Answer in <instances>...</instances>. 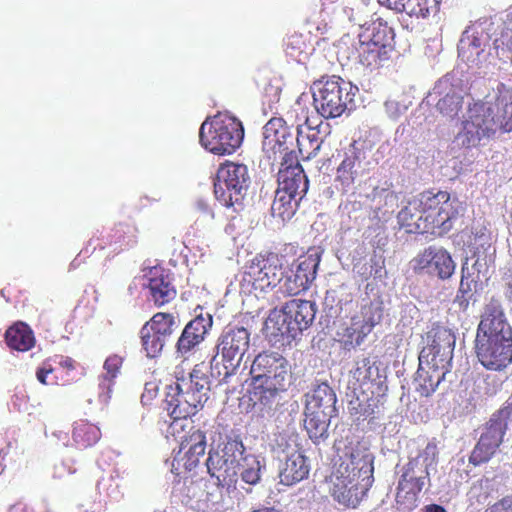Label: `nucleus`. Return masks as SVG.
Returning <instances> with one entry per match:
<instances>
[{
	"label": "nucleus",
	"mask_w": 512,
	"mask_h": 512,
	"mask_svg": "<svg viewBox=\"0 0 512 512\" xmlns=\"http://www.w3.org/2000/svg\"><path fill=\"white\" fill-rule=\"evenodd\" d=\"M279 189L303 198L309 188V180L297 157L281 161L278 172Z\"/></svg>",
	"instance_id": "obj_22"
},
{
	"label": "nucleus",
	"mask_w": 512,
	"mask_h": 512,
	"mask_svg": "<svg viewBox=\"0 0 512 512\" xmlns=\"http://www.w3.org/2000/svg\"><path fill=\"white\" fill-rule=\"evenodd\" d=\"M424 512H447L444 507L437 504L427 505L424 509Z\"/></svg>",
	"instance_id": "obj_56"
},
{
	"label": "nucleus",
	"mask_w": 512,
	"mask_h": 512,
	"mask_svg": "<svg viewBox=\"0 0 512 512\" xmlns=\"http://www.w3.org/2000/svg\"><path fill=\"white\" fill-rule=\"evenodd\" d=\"M512 132V85L500 82L493 103L470 104L456 141L465 149L478 148L494 139L497 132Z\"/></svg>",
	"instance_id": "obj_1"
},
{
	"label": "nucleus",
	"mask_w": 512,
	"mask_h": 512,
	"mask_svg": "<svg viewBox=\"0 0 512 512\" xmlns=\"http://www.w3.org/2000/svg\"><path fill=\"white\" fill-rule=\"evenodd\" d=\"M293 128L281 117L271 118L263 128L262 149L269 160L297 157L292 150L295 141Z\"/></svg>",
	"instance_id": "obj_17"
},
{
	"label": "nucleus",
	"mask_w": 512,
	"mask_h": 512,
	"mask_svg": "<svg viewBox=\"0 0 512 512\" xmlns=\"http://www.w3.org/2000/svg\"><path fill=\"white\" fill-rule=\"evenodd\" d=\"M58 358H59V360L57 361V364L59 366V368H57L58 370L61 368L63 370H66L67 372H69V371H72L75 369V361L72 358L64 357V356H60Z\"/></svg>",
	"instance_id": "obj_55"
},
{
	"label": "nucleus",
	"mask_w": 512,
	"mask_h": 512,
	"mask_svg": "<svg viewBox=\"0 0 512 512\" xmlns=\"http://www.w3.org/2000/svg\"><path fill=\"white\" fill-rule=\"evenodd\" d=\"M284 276V256L273 251L257 253L245 265L241 285L256 295L276 288Z\"/></svg>",
	"instance_id": "obj_11"
},
{
	"label": "nucleus",
	"mask_w": 512,
	"mask_h": 512,
	"mask_svg": "<svg viewBox=\"0 0 512 512\" xmlns=\"http://www.w3.org/2000/svg\"><path fill=\"white\" fill-rule=\"evenodd\" d=\"M458 201L447 191H425L398 213L399 224L409 233L444 235L458 217Z\"/></svg>",
	"instance_id": "obj_3"
},
{
	"label": "nucleus",
	"mask_w": 512,
	"mask_h": 512,
	"mask_svg": "<svg viewBox=\"0 0 512 512\" xmlns=\"http://www.w3.org/2000/svg\"><path fill=\"white\" fill-rule=\"evenodd\" d=\"M301 197L287 193L278 188L271 206L272 215L282 221L290 220L295 214Z\"/></svg>",
	"instance_id": "obj_37"
},
{
	"label": "nucleus",
	"mask_w": 512,
	"mask_h": 512,
	"mask_svg": "<svg viewBox=\"0 0 512 512\" xmlns=\"http://www.w3.org/2000/svg\"><path fill=\"white\" fill-rule=\"evenodd\" d=\"M205 453H197L196 451H182L174 457L171 471L176 475L181 474V468L185 471H192L200 462V457Z\"/></svg>",
	"instance_id": "obj_42"
},
{
	"label": "nucleus",
	"mask_w": 512,
	"mask_h": 512,
	"mask_svg": "<svg viewBox=\"0 0 512 512\" xmlns=\"http://www.w3.org/2000/svg\"><path fill=\"white\" fill-rule=\"evenodd\" d=\"M474 348L488 370L501 371L512 363V327L498 298L492 297L484 306Z\"/></svg>",
	"instance_id": "obj_2"
},
{
	"label": "nucleus",
	"mask_w": 512,
	"mask_h": 512,
	"mask_svg": "<svg viewBox=\"0 0 512 512\" xmlns=\"http://www.w3.org/2000/svg\"><path fill=\"white\" fill-rule=\"evenodd\" d=\"M123 363V358L117 354L110 355L104 362V370L106 371L105 379L112 380L118 375Z\"/></svg>",
	"instance_id": "obj_49"
},
{
	"label": "nucleus",
	"mask_w": 512,
	"mask_h": 512,
	"mask_svg": "<svg viewBox=\"0 0 512 512\" xmlns=\"http://www.w3.org/2000/svg\"><path fill=\"white\" fill-rule=\"evenodd\" d=\"M249 184L247 166L227 161L217 171L214 194L222 206L237 211L243 205Z\"/></svg>",
	"instance_id": "obj_14"
},
{
	"label": "nucleus",
	"mask_w": 512,
	"mask_h": 512,
	"mask_svg": "<svg viewBox=\"0 0 512 512\" xmlns=\"http://www.w3.org/2000/svg\"><path fill=\"white\" fill-rule=\"evenodd\" d=\"M493 50L500 61L504 63L512 61V27L504 24L495 32Z\"/></svg>",
	"instance_id": "obj_38"
},
{
	"label": "nucleus",
	"mask_w": 512,
	"mask_h": 512,
	"mask_svg": "<svg viewBox=\"0 0 512 512\" xmlns=\"http://www.w3.org/2000/svg\"><path fill=\"white\" fill-rule=\"evenodd\" d=\"M484 512H486V511H484Z\"/></svg>",
	"instance_id": "obj_59"
},
{
	"label": "nucleus",
	"mask_w": 512,
	"mask_h": 512,
	"mask_svg": "<svg viewBox=\"0 0 512 512\" xmlns=\"http://www.w3.org/2000/svg\"><path fill=\"white\" fill-rule=\"evenodd\" d=\"M295 140L303 161L310 160L317 156L323 143L319 135V130L313 127H307L305 131L297 129Z\"/></svg>",
	"instance_id": "obj_35"
},
{
	"label": "nucleus",
	"mask_w": 512,
	"mask_h": 512,
	"mask_svg": "<svg viewBox=\"0 0 512 512\" xmlns=\"http://www.w3.org/2000/svg\"><path fill=\"white\" fill-rule=\"evenodd\" d=\"M427 369L420 367L416 381V391L423 397H428L435 392L439 384L445 379L451 367L436 364L424 363Z\"/></svg>",
	"instance_id": "obj_31"
},
{
	"label": "nucleus",
	"mask_w": 512,
	"mask_h": 512,
	"mask_svg": "<svg viewBox=\"0 0 512 512\" xmlns=\"http://www.w3.org/2000/svg\"><path fill=\"white\" fill-rule=\"evenodd\" d=\"M84 512H94V511L86 510V511H84Z\"/></svg>",
	"instance_id": "obj_58"
},
{
	"label": "nucleus",
	"mask_w": 512,
	"mask_h": 512,
	"mask_svg": "<svg viewBox=\"0 0 512 512\" xmlns=\"http://www.w3.org/2000/svg\"><path fill=\"white\" fill-rule=\"evenodd\" d=\"M178 328L176 317L171 313L158 312L140 330L141 346L148 358L161 355L167 341Z\"/></svg>",
	"instance_id": "obj_15"
},
{
	"label": "nucleus",
	"mask_w": 512,
	"mask_h": 512,
	"mask_svg": "<svg viewBox=\"0 0 512 512\" xmlns=\"http://www.w3.org/2000/svg\"><path fill=\"white\" fill-rule=\"evenodd\" d=\"M316 306L313 302L292 299L280 311H272L266 321L267 326L276 330V335L295 339L314 321Z\"/></svg>",
	"instance_id": "obj_13"
},
{
	"label": "nucleus",
	"mask_w": 512,
	"mask_h": 512,
	"mask_svg": "<svg viewBox=\"0 0 512 512\" xmlns=\"http://www.w3.org/2000/svg\"><path fill=\"white\" fill-rule=\"evenodd\" d=\"M250 345V332L244 327H227L217 340V354L211 360L212 374L221 380L234 375Z\"/></svg>",
	"instance_id": "obj_12"
},
{
	"label": "nucleus",
	"mask_w": 512,
	"mask_h": 512,
	"mask_svg": "<svg viewBox=\"0 0 512 512\" xmlns=\"http://www.w3.org/2000/svg\"><path fill=\"white\" fill-rule=\"evenodd\" d=\"M441 0H409L405 11L410 16L426 18L437 10Z\"/></svg>",
	"instance_id": "obj_43"
},
{
	"label": "nucleus",
	"mask_w": 512,
	"mask_h": 512,
	"mask_svg": "<svg viewBox=\"0 0 512 512\" xmlns=\"http://www.w3.org/2000/svg\"><path fill=\"white\" fill-rule=\"evenodd\" d=\"M395 33L388 22L382 18L373 20L368 25H361V32L358 34V39L375 43L379 46H386L388 50H394Z\"/></svg>",
	"instance_id": "obj_30"
},
{
	"label": "nucleus",
	"mask_w": 512,
	"mask_h": 512,
	"mask_svg": "<svg viewBox=\"0 0 512 512\" xmlns=\"http://www.w3.org/2000/svg\"><path fill=\"white\" fill-rule=\"evenodd\" d=\"M212 326L211 316L202 315L195 317L183 329L177 343L176 350L181 355H186L198 346L205 338Z\"/></svg>",
	"instance_id": "obj_23"
},
{
	"label": "nucleus",
	"mask_w": 512,
	"mask_h": 512,
	"mask_svg": "<svg viewBox=\"0 0 512 512\" xmlns=\"http://www.w3.org/2000/svg\"><path fill=\"white\" fill-rule=\"evenodd\" d=\"M301 43L303 44L302 36L298 34H292L287 38L285 42L286 50H291V54L294 52H302Z\"/></svg>",
	"instance_id": "obj_51"
},
{
	"label": "nucleus",
	"mask_w": 512,
	"mask_h": 512,
	"mask_svg": "<svg viewBox=\"0 0 512 512\" xmlns=\"http://www.w3.org/2000/svg\"><path fill=\"white\" fill-rule=\"evenodd\" d=\"M5 341L9 348L25 352L35 345V337L31 328L24 322H16L5 332Z\"/></svg>",
	"instance_id": "obj_33"
},
{
	"label": "nucleus",
	"mask_w": 512,
	"mask_h": 512,
	"mask_svg": "<svg viewBox=\"0 0 512 512\" xmlns=\"http://www.w3.org/2000/svg\"><path fill=\"white\" fill-rule=\"evenodd\" d=\"M244 129L241 122L228 114L218 113L207 118L199 130L200 144L208 151L225 155L232 154L243 140Z\"/></svg>",
	"instance_id": "obj_10"
},
{
	"label": "nucleus",
	"mask_w": 512,
	"mask_h": 512,
	"mask_svg": "<svg viewBox=\"0 0 512 512\" xmlns=\"http://www.w3.org/2000/svg\"><path fill=\"white\" fill-rule=\"evenodd\" d=\"M462 97L456 94H446L437 102V109L444 116L453 118L462 108Z\"/></svg>",
	"instance_id": "obj_44"
},
{
	"label": "nucleus",
	"mask_w": 512,
	"mask_h": 512,
	"mask_svg": "<svg viewBox=\"0 0 512 512\" xmlns=\"http://www.w3.org/2000/svg\"><path fill=\"white\" fill-rule=\"evenodd\" d=\"M319 263L320 256L316 253L301 256L295 272L285 280V292L295 296L306 291L316 278Z\"/></svg>",
	"instance_id": "obj_21"
},
{
	"label": "nucleus",
	"mask_w": 512,
	"mask_h": 512,
	"mask_svg": "<svg viewBox=\"0 0 512 512\" xmlns=\"http://www.w3.org/2000/svg\"><path fill=\"white\" fill-rule=\"evenodd\" d=\"M333 417L315 414L305 410L304 428L314 442L327 436V430Z\"/></svg>",
	"instance_id": "obj_39"
},
{
	"label": "nucleus",
	"mask_w": 512,
	"mask_h": 512,
	"mask_svg": "<svg viewBox=\"0 0 512 512\" xmlns=\"http://www.w3.org/2000/svg\"><path fill=\"white\" fill-rule=\"evenodd\" d=\"M376 322L364 310L340 324L336 330V340L346 351L361 346L366 337L372 332Z\"/></svg>",
	"instance_id": "obj_19"
},
{
	"label": "nucleus",
	"mask_w": 512,
	"mask_h": 512,
	"mask_svg": "<svg viewBox=\"0 0 512 512\" xmlns=\"http://www.w3.org/2000/svg\"><path fill=\"white\" fill-rule=\"evenodd\" d=\"M510 416V408L504 407L499 409L490 418L486 427V431L481 435L480 439L485 438V443L489 444L492 448L497 450L503 441Z\"/></svg>",
	"instance_id": "obj_32"
},
{
	"label": "nucleus",
	"mask_w": 512,
	"mask_h": 512,
	"mask_svg": "<svg viewBox=\"0 0 512 512\" xmlns=\"http://www.w3.org/2000/svg\"><path fill=\"white\" fill-rule=\"evenodd\" d=\"M415 269L437 275L440 279H449L455 270V263L450 253L437 246L425 248L414 259Z\"/></svg>",
	"instance_id": "obj_20"
},
{
	"label": "nucleus",
	"mask_w": 512,
	"mask_h": 512,
	"mask_svg": "<svg viewBox=\"0 0 512 512\" xmlns=\"http://www.w3.org/2000/svg\"><path fill=\"white\" fill-rule=\"evenodd\" d=\"M149 298L156 307H162L176 298L177 290L163 269L150 270L148 285Z\"/></svg>",
	"instance_id": "obj_24"
},
{
	"label": "nucleus",
	"mask_w": 512,
	"mask_h": 512,
	"mask_svg": "<svg viewBox=\"0 0 512 512\" xmlns=\"http://www.w3.org/2000/svg\"><path fill=\"white\" fill-rule=\"evenodd\" d=\"M10 448L11 442L0 436V474H2L5 469L3 460L8 455Z\"/></svg>",
	"instance_id": "obj_53"
},
{
	"label": "nucleus",
	"mask_w": 512,
	"mask_h": 512,
	"mask_svg": "<svg viewBox=\"0 0 512 512\" xmlns=\"http://www.w3.org/2000/svg\"><path fill=\"white\" fill-rule=\"evenodd\" d=\"M177 392L168 394L167 404L170 416L176 422H188V418L202 409L210 390L207 376L193 369L188 378L177 379Z\"/></svg>",
	"instance_id": "obj_8"
},
{
	"label": "nucleus",
	"mask_w": 512,
	"mask_h": 512,
	"mask_svg": "<svg viewBox=\"0 0 512 512\" xmlns=\"http://www.w3.org/2000/svg\"><path fill=\"white\" fill-rule=\"evenodd\" d=\"M356 52L359 63L373 71L383 67L390 61L392 50L386 49L385 45L382 47L375 43L358 39Z\"/></svg>",
	"instance_id": "obj_29"
},
{
	"label": "nucleus",
	"mask_w": 512,
	"mask_h": 512,
	"mask_svg": "<svg viewBox=\"0 0 512 512\" xmlns=\"http://www.w3.org/2000/svg\"><path fill=\"white\" fill-rule=\"evenodd\" d=\"M260 461L253 454H247L246 450L242 452L241 459H239V475L242 480L254 485L260 480Z\"/></svg>",
	"instance_id": "obj_41"
},
{
	"label": "nucleus",
	"mask_w": 512,
	"mask_h": 512,
	"mask_svg": "<svg viewBox=\"0 0 512 512\" xmlns=\"http://www.w3.org/2000/svg\"><path fill=\"white\" fill-rule=\"evenodd\" d=\"M289 373V364L278 352L264 351L252 362L251 399L255 404L271 407L279 392L285 390Z\"/></svg>",
	"instance_id": "obj_6"
},
{
	"label": "nucleus",
	"mask_w": 512,
	"mask_h": 512,
	"mask_svg": "<svg viewBox=\"0 0 512 512\" xmlns=\"http://www.w3.org/2000/svg\"><path fill=\"white\" fill-rule=\"evenodd\" d=\"M484 52L483 33L481 35L473 34L461 39L458 53L463 61L474 63L479 60V56Z\"/></svg>",
	"instance_id": "obj_40"
},
{
	"label": "nucleus",
	"mask_w": 512,
	"mask_h": 512,
	"mask_svg": "<svg viewBox=\"0 0 512 512\" xmlns=\"http://www.w3.org/2000/svg\"><path fill=\"white\" fill-rule=\"evenodd\" d=\"M437 457V445L434 442H429L425 448L413 459H419L420 465L424 466L427 471H429V468L436 464Z\"/></svg>",
	"instance_id": "obj_48"
},
{
	"label": "nucleus",
	"mask_w": 512,
	"mask_h": 512,
	"mask_svg": "<svg viewBox=\"0 0 512 512\" xmlns=\"http://www.w3.org/2000/svg\"><path fill=\"white\" fill-rule=\"evenodd\" d=\"M102 437L100 428L87 420L80 419L74 422L72 440L78 449H87L97 444Z\"/></svg>",
	"instance_id": "obj_34"
},
{
	"label": "nucleus",
	"mask_w": 512,
	"mask_h": 512,
	"mask_svg": "<svg viewBox=\"0 0 512 512\" xmlns=\"http://www.w3.org/2000/svg\"><path fill=\"white\" fill-rule=\"evenodd\" d=\"M58 369L53 367L51 360H45L36 370V378L43 385L57 384Z\"/></svg>",
	"instance_id": "obj_46"
},
{
	"label": "nucleus",
	"mask_w": 512,
	"mask_h": 512,
	"mask_svg": "<svg viewBox=\"0 0 512 512\" xmlns=\"http://www.w3.org/2000/svg\"><path fill=\"white\" fill-rule=\"evenodd\" d=\"M145 391H146V392H148V393H150V390H149L147 387L145 388Z\"/></svg>",
	"instance_id": "obj_57"
},
{
	"label": "nucleus",
	"mask_w": 512,
	"mask_h": 512,
	"mask_svg": "<svg viewBox=\"0 0 512 512\" xmlns=\"http://www.w3.org/2000/svg\"><path fill=\"white\" fill-rule=\"evenodd\" d=\"M360 154L361 151L356 146V142L351 143L345 151L344 159L336 169L335 182L345 193L354 185L358 176L356 165L360 162Z\"/></svg>",
	"instance_id": "obj_28"
},
{
	"label": "nucleus",
	"mask_w": 512,
	"mask_h": 512,
	"mask_svg": "<svg viewBox=\"0 0 512 512\" xmlns=\"http://www.w3.org/2000/svg\"><path fill=\"white\" fill-rule=\"evenodd\" d=\"M336 403L337 397L334 390L327 383H321L310 395H307L305 410L337 417Z\"/></svg>",
	"instance_id": "obj_26"
},
{
	"label": "nucleus",
	"mask_w": 512,
	"mask_h": 512,
	"mask_svg": "<svg viewBox=\"0 0 512 512\" xmlns=\"http://www.w3.org/2000/svg\"><path fill=\"white\" fill-rule=\"evenodd\" d=\"M309 472L310 465L307 457L302 452L295 450L286 457L280 469V483L286 486L295 485L306 479Z\"/></svg>",
	"instance_id": "obj_27"
},
{
	"label": "nucleus",
	"mask_w": 512,
	"mask_h": 512,
	"mask_svg": "<svg viewBox=\"0 0 512 512\" xmlns=\"http://www.w3.org/2000/svg\"><path fill=\"white\" fill-rule=\"evenodd\" d=\"M502 280L505 287V296L510 302H512V270L505 272Z\"/></svg>",
	"instance_id": "obj_54"
},
{
	"label": "nucleus",
	"mask_w": 512,
	"mask_h": 512,
	"mask_svg": "<svg viewBox=\"0 0 512 512\" xmlns=\"http://www.w3.org/2000/svg\"><path fill=\"white\" fill-rule=\"evenodd\" d=\"M354 398L349 402V411L356 421L373 419L382 405L388 387L379 367L369 357L356 361L351 371Z\"/></svg>",
	"instance_id": "obj_4"
},
{
	"label": "nucleus",
	"mask_w": 512,
	"mask_h": 512,
	"mask_svg": "<svg viewBox=\"0 0 512 512\" xmlns=\"http://www.w3.org/2000/svg\"><path fill=\"white\" fill-rule=\"evenodd\" d=\"M372 202L375 203V209L381 210L384 206H393L397 197L394 191L386 188L376 187L371 193Z\"/></svg>",
	"instance_id": "obj_47"
},
{
	"label": "nucleus",
	"mask_w": 512,
	"mask_h": 512,
	"mask_svg": "<svg viewBox=\"0 0 512 512\" xmlns=\"http://www.w3.org/2000/svg\"><path fill=\"white\" fill-rule=\"evenodd\" d=\"M374 457L364 455L361 459H351L341 464L332 478L331 496L347 508H357L367 496L374 482Z\"/></svg>",
	"instance_id": "obj_5"
},
{
	"label": "nucleus",
	"mask_w": 512,
	"mask_h": 512,
	"mask_svg": "<svg viewBox=\"0 0 512 512\" xmlns=\"http://www.w3.org/2000/svg\"><path fill=\"white\" fill-rule=\"evenodd\" d=\"M244 450L241 440L229 439L221 450L209 451L205 465L210 478L214 480L215 489L207 492V500L218 502L224 488L229 490L235 486L239 476V459Z\"/></svg>",
	"instance_id": "obj_7"
},
{
	"label": "nucleus",
	"mask_w": 512,
	"mask_h": 512,
	"mask_svg": "<svg viewBox=\"0 0 512 512\" xmlns=\"http://www.w3.org/2000/svg\"><path fill=\"white\" fill-rule=\"evenodd\" d=\"M424 346L419 354L420 366L423 363H436L451 367L456 337L451 329L433 325L423 336Z\"/></svg>",
	"instance_id": "obj_16"
},
{
	"label": "nucleus",
	"mask_w": 512,
	"mask_h": 512,
	"mask_svg": "<svg viewBox=\"0 0 512 512\" xmlns=\"http://www.w3.org/2000/svg\"><path fill=\"white\" fill-rule=\"evenodd\" d=\"M477 278L473 273H470L467 263H464L461 268L459 288L454 299V303L462 311H467L470 301L473 299L478 283Z\"/></svg>",
	"instance_id": "obj_36"
},
{
	"label": "nucleus",
	"mask_w": 512,
	"mask_h": 512,
	"mask_svg": "<svg viewBox=\"0 0 512 512\" xmlns=\"http://www.w3.org/2000/svg\"><path fill=\"white\" fill-rule=\"evenodd\" d=\"M408 1L409 0H378V3L396 12H404Z\"/></svg>",
	"instance_id": "obj_52"
},
{
	"label": "nucleus",
	"mask_w": 512,
	"mask_h": 512,
	"mask_svg": "<svg viewBox=\"0 0 512 512\" xmlns=\"http://www.w3.org/2000/svg\"><path fill=\"white\" fill-rule=\"evenodd\" d=\"M486 512H512V495L506 496L485 510Z\"/></svg>",
	"instance_id": "obj_50"
},
{
	"label": "nucleus",
	"mask_w": 512,
	"mask_h": 512,
	"mask_svg": "<svg viewBox=\"0 0 512 512\" xmlns=\"http://www.w3.org/2000/svg\"><path fill=\"white\" fill-rule=\"evenodd\" d=\"M357 90L339 76L323 77L313 84V103L322 117H340L345 111L355 107Z\"/></svg>",
	"instance_id": "obj_9"
},
{
	"label": "nucleus",
	"mask_w": 512,
	"mask_h": 512,
	"mask_svg": "<svg viewBox=\"0 0 512 512\" xmlns=\"http://www.w3.org/2000/svg\"><path fill=\"white\" fill-rule=\"evenodd\" d=\"M174 434L176 435L180 452L193 451L205 453L207 448L206 434L200 428L188 422L173 423Z\"/></svg>",
	"instance_id": "obj_25"
},
{
	"label": "nucleus",
	"mask_w": 512,
	"mask_h": 512,
	"mask_svg": "<svg viewBox=\"0 0 512 512\" xmlns=\"http://www.w3.org/2000/svg\"><path fill=\"white\" fill-rule=\"evenodd\" d=\"M429 475V471L420 465L419 459H410L402 468L397 485L396 503L404 510L415 508L419 494L430 480Z\"/></svg>",
	"instance_id": "obj_18"
},
{
	"label": "nucleus",
	"mask_w": 512,
	"mask_h": 512,
	"mask_svg": "<svg viewBox=\"0 0 512 512\" xmlns=\"http://www.w3.org/2000/svg\"><path fill=\"white\" fill-rule=\"evenodd\" d=\"M485 441V438L479 439L469 456V462L474 466L488 462L496 452V450L489 444H486Z\"/></svg>",
	"instance_id": "obj_45"
}]
</instances>
